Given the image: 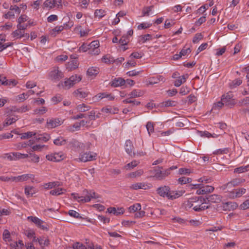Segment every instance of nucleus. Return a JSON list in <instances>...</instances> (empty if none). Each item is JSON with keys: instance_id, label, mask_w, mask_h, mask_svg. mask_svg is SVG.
I'll list each match as a JSON object with an SVG mask.
<instances>
[{"instance_id": "nucleus-20", "label": "nucleus", "mask_w": 249, "mask_h": 249, "mask_svg": "<svg viewBox=\"0 0 249 249\" xmlns=\"http://www.w3.org/2000/svg\"><path fill=\"white\" fill-rule=\"evenodd\" d=\"M125 149L126 152L130 156L135 155V153L133 151L134 147L132 142L129 140H126L125 143Z\"/></svg>"}, {"instance_id": "nucleus-29", "label": "nucleus", "mask_w": 249, "mask_h": 249, "mask_svg": "<svg viewBox=\"0 0 249 249\" xmlns=\"http://www.w3.org/2000/svg\"><path fill=\"white\" fill-rule=\"evenodd\" d=\"M61 184L58 181H53L43 184L42 186L45 189H51L56 187L60 186Z\"/></svg>"}, {"instance_id": "nucleus-54", "label": "nucleus", "mask_w": 249, "mask_h": 249, "mask_svg": "<svg viewBox=\"0 0 249 249\" xmlns=\"http://www.w3.org/2000/svg\"><path fill=\"white\" fill-rule=\"evenodd\" d=\"M177 104V102L175 101L168 100L162 103V105L164 107H175Z\"/></svg>"}, {"instance_id": "nucleus-4", "label": "nucleus", "mask_w": 249, "mask_h": 249, "mask_svg": "<svg viewBox=\"0 0 249 249\" xmlns=\"http://www.w3.org/2000/svg\"><path fill=\"white\" fill-rule=\"evenodd\" d=\"M82 77L76 74L71 76L69 78L66 79L63 83H62V86L65 89H69L75 84L80 82Z\"/></svg>"}, {"instance_id": "nucleus-27", "label": "nucleus", "mask_w": 249, "mask_h": 249, "mask_svg": "<svg viewBox=\"0 0 249 249\" xmlns=\"http://www.w3.org/2000/svg\"><path fill=\"white\" fill-rule=\"evenodd\" d=\"M188 77V74L183 75L179 76L178 78L175 81L174 85L176 87H179L182 84L186 82V79Z\"/></svg>"}, {"instance_id": "nucleus-14", "label": "nucleus", "mask_w": 249, "mask_h": 249, "mask_svg": "<svg viewBox=\"0 0 249 249\" xmlns=\"http://www.w3.org/2000/svg\"><path fill=\"white\" fill-rule=\"evenodd\" d=\"M35 176L33 174H23L18 177H12V181L15 182H22L29 178H34Z\"/></svg>"}, {"instance_id": "nucleus-48", "label": "nucleus", "mask_w": 249, "mask_h": 249, "mask_svg": "<svg viewBox=\"0 0 249 249\" xmlns=\"http://www.w3.org/2000/svg\"><path fill=\"white\" fill-rule=\"evenodd\" d=\"M129 39L127 37V36L124 35L122 37L119 39V43L122 45H126L127 43L129 42Z\"/></svg>"}, {"instance_id": "nucleus-32", "label": "nucleus", "mask_w": 249, "mask_h": 249, "mask_svg": "<svg viewBox=\"0 0 249 249\" xmlns=\"http://www.w3.org/2000/svg\"><path fill=\"white\" fill-rule=\"evenodd\" d=\"M65 25H66V26L67 25V24H65L64 25V26L60 25V26H57L55 27L54 28H53L51 32V35L53 36H56L57 34L60 33L61 32H62L65 29Z\"/></svg>"}, {"instance_id": "nucleus-30", "label": "nucleus", "mask_w": 249, "mask_h": 249, "mask_svg": "<svg viewBox=\"0 0 249 249\" xmlns=\"http://www.w3.org/2000/svg\"><path fill=\"white\" fill-rule=\"evenodd\" d=\"M79 63L77 60H72L67 65V68L70 71L74 70L78 67Z\"/></svg>"}, {"instance_id": "nucleus-33", "label": "nucleus", "mask_w": 249, "mask_h": 249, "mask_svg": "<svg viewBox=\"0 0 249 249\" xmlns=\"http://www.w3.org/2000/svg\"><path fill=\"white\" fill-rule=\"evenodd\" d=\"M53 143L56 145H66L67 146V140L62 137H59L53 140Z\"/></svg>"}, {"instance_id": "nucleus-36", "label": "nucleus", "mask_w": 249, "mask_h": 249, "mask_svg": "<svg viewBox=\"0 0 249 249\" xmlns=\"http://www.w3.org/2000/svg\"><path fill=\"white\" fill-rule=\"evenodd\" d=\"M66 192V190L62 188H58L57 189L52 190L50 192V194L53 196H59L63 194L65 192Z\"/></svg>"}, {"instance_id": "nucleus-26", "label": "nucleus", "mask_w": 249, "mask_h": 249, "mask_svg": "<svg viewBox=\"0 0 249 249\" xmlns=\"http://www.w3.org/2000/svg\"><path fill=\"white\" fill-rule=\"evenodd\" d=\"M125 80L122 78H115L110 82V85L113 87H117L124 85Z\"/></svg>"}, {"instance_id": "nucleus-59", "label": "nucleus", "mask_w": 249, "mask_h": 249, "mask_svg": "<svg viewBox=\"0 0 249 249\" xmlns=\"http://www.w3.org/2000/svg\"><path fill=\"white\" fill-rule=\"evenodd\" d=\"M151 26L152 23L147 22H142L138 26L137 28L138 30L145 29L150 27Z\"/></svg>"}, {"instance_id": "nucleus-45", "label": "nucleus", "mask_w": 249, "mask_h": 249, "mask_svg": "<svg viewBox=\"0 0 249 249\" xmlns=\"http://www.w3.org/2000/svg\"><path fill=\"white\" fill-rule=\"evenodd\" d=\"M192 181V178L183 177L179 178L178 179V183L181 185L185 184L187 183H190Z\"/></svg>"}, {"instance_id": "nucleus-53", "label": "nucleus", "mask_w": 249, "mask_h": 249, "mask_svg": "<svg viewBox=\"0 0 249 249\" xmlns=\"http://www.w3.org/2000/svg\"><path fill=\"white\" fill-rule=\"evenodd\" d=\"M148 133L149 135L154 131V127L153 124L151 122H148L146 125Z\"/></svg>"}, {"instance_id": "nucleus-8", "label": "nucleus", "mask_w": 249, "mask_h": 249, "mask_svg": "<svg viewBox=\"0 0 249 249\" xmlns=\"http://www.w3.org/2000/svg\"><path fill=\"white\" fill-rule=\"evenodd\" d=\"M67 146L68 148L74 149L85 150V145L83 143L79 142L75 139L67 140Z\"/></svg>"}, {"instance_id": "nucleus-3", "label": "nucleus", "mask_w": 249, "mask_h": 249, "mask_svg": "<svg viewBox=\"0 0 249 249\" xmlns=\"http://www.w3.org/2000/svg\"><path fill=\"white\" fill-rule=\"evenodd\" d=\"M97 154L93 152H86L80 153L79 158L75 159V160L77 162H88L94 160L96 159Z\"/></svg>"}, {"instance_id": "nucleus-57", "label": "nucleus", "mask_w": 249, "mask_h": 249, "mask_svg": "<svg viewBox=\"0 0 249 249\" xmlns=\"http://www.w3.org/2000/svg\"><path fill=\"white\" fill-rule=\"evenodd\" d=\"M229 151L228 148H224L223 149H217L215 151L213 152V154L215 155H220V154H227Z\"/></svg>"}, {"instance_id": "nucleus-5", "label": "nucleus", "mask_w": 249, "mask_h": 249, "mask_svg": "<svg viewBox=\"0 0 249 249\" xmlns=\"http://www.w3.org/2000/svg\"><path fill=\"white\" fill-rule=\"evenodd\" d=\"M63 77V73L59 70L58 67L53 68L49 73V78L55 82L59 81Z\"/></svg>"}, {"instance_id": "nucleus-7", "label": "nucleus", "mask_w": 249, "mask_h": 249, "mask_svg": "<svg viewBox=\"0 0 249 249\" xmlns=\"http://www.w3.org/2000/svg\"><path fill=\"white\" fill-rule=\"evenodd\" d=\"M27 219L36 224L38 228L44 231L48 230V228L45 222L36 216H29L27 217Z\"/></svg>"}, {"instance_id": "nucleus-61", "label": "nucleus", "mask_w": 249, "mask_h": 249, "mask_svg": "<svg viewBox=\"0 0 249 249\" xmlns=\"http://www.w3.org/2000/svg\"><path fill=\"white\" fill-rule=\"evenodd\" d=\"M224 105V104L221 100L220 101H218L213 105L212 110H218L222 108Z\"/></svg>"}, {"instance_id": "nucleus-24", "label": "nucleus", "mask_w": 249, "mask_h": 249, "mask_svg": "<svg viewBox=\"0 0 249 249\" xmlns=\"http://www.w3.org/2000/svg\"><path fill=\"white\" fill-rule=\"evenodd\" d=\"M107 211L109 213H113L115 215L122 214L124 212V210L123 208H118L116 209L114 207H109L107 209Z\"/></svg>"}, {"instance_id": "nucleus-23", "label": "nucleus", "mask_w": 249, "mask_h": 249, "mask_svg": "<svg viewBox=\"0 0 249 249\" xmlns=\"http://www.w3.org/2000/svg\"><path fill=\"white\" fill-rule=\"evenodd\" d=\"M99 72V69L96 67H91L89 68L87 71V74L92 78L95 77Z\"/></svg>"}, {"instance_id": "nucleus-19", "label": "nucleus", "mask_w": 249, "mask_h": 249, "mask_svg": "<svg viewBox=\"0 0 249 249\" xmlns=\"http://www.w3.org/2000/svg\"><path fill=\"white\" fill-rule=\"evenodd\" d=\"M205 198L206 201H208L211 203H219L222 200V196L216 194L209 195Z\"/></svg>"}, {"instance_id": "nucleus-12", "label": "nucleus", "mask_w": 249, "mask_h": 249, "mask_svg": "<svg viewBox=\"0 0 249 249\" xmlns=\"http://www.w3.org/2000/svg\"><path fill=\"white\" fill-rule=\"evenodd\" d=\"M246 192V189L241 188L238 189L234 190L232 191L229 192L228 193V197L231 199H234L237 197H241Z\"/></svg>"}, {"instance_id": "nucleus-43", "label": "nucleus", "mask_w": 249, "mask_h": 249, "mask_svg": "<svg viewBox=\"0 0 249 249\" xmlns=\"http://www.w3.org/2000/svg\"><path fill=\"white\" fill-rule=\"evenodd\" d=\"M48 110L46 107H42L40 108H36L34 110V113L35 114L43 115Z\"/></svg>"}, {"instance_id": "nucleus-60", "label": "nucleus", "mask_w": 249, "mask_h": 249, "mask_svg": "<svg viewBox=\"0 0 249 249\" xmlns=\"http://www.w3.org/2000/svg\"><path fill=\"white\" fill-rule=\"evenodd\" d=\"M100 113H98L96 114L95 111L93 110L89 112L88 115L89 118L91 120H94L97 118H99L100 117Z\"/></svg>"}, {"instance_id": "nucleus-25", "label": "nucleus", "mask_w": 249, "mask_h": 249, "mask_svg": "<svg viewBox=\"0 0 249 249\" xmlns=\"http://www.w3.org/2000/svg\"><path fill=\"white\" fill-rule=\"evenodd\" d=\"M12 35L14 37L16 38H21L24 37L28 38L29 37L28 34H25L24 31H21L18 29L12 33Z\"/></svg>"}, {"instance_id": "nucleus-47", "label": "nucleus", "mask_w": 249, "mask_h": 249, "mask_svg": "<svg viewBox=\"0 0 249 249\" xmlns=\"http://www.w3.org/2000/svg\"><path fill=\"white\" fill-rule=\"evenodd\" d=\"M106 15V12L103 9H97L94 12L95 17L101 18Z\"/></svg>"}, {"instance_id": "nucleus-56", "label": "nucleus", "mask_w": 249, "mask_h": 249, "mask_svg": "<svg viewBox=\"0 0 249 249\" xmlns=\"http://www.w3.org/2000/svg\"><path fill=\"white\" fill-rule=\"evenodd\" d=\"M2 157L4 159H7L11 161L16 160V158H15L14 152L4 154L2 156Z\"/></svg>"}, {"instance_id": "nucleus-40", "label": "nucleus", "mask_w": 249, "mask_h": 249, "mask_svg": "<svg viewBox=\"0 0 249 249\" xmlns=\"http://www.w3.org/2000/svg\"><path fill=\"white\" fill-rule=\"evenodd\" d=\"M42 7L43 8H48L51 9L54 8V5L53 0H46L43 3Z\"/></svg>"}, {"instance_id": "nucleus-31", "label": "nucleus", "mask_w": 249, "mask_h": 249, "mask_svg": "<svg viewBox=\"0 0 249 249\" xmlns=\"http://www.w3.org/2000/svg\"><path fill=\"white\" fill-rule=\"evenodd\" d=\"M143 174L142 169H139L136 171L131 172L126 175V177L130 178H134L141 176Z\"/></svg>"}, {"instance_id": "nucleus-39", "label": "nucleus", "mask_w": 249, "mask_h": 249, "mask_svg": "<svg viewBox=\"0 0 249 249\" xmlns=\"http://www.w3.org/2000/svg\"><path fill=\"white\" fill-rule=\"evenodd\" d=\"M245 179L243 178H235L232 179L231 181L234 187L240 185L245 182Z\"/></svg>"}, {"instance_id": "nucleus-41", "label": "nucleus", "mask_w": 249, "mask_h": 249, "mask_svg": "<svg viewBox=\"0 0 249 249\" xmlns=\"http://www.w3.org/2000/svg\"><path fill=\"white\" fill-rule=\"evenodd\" d=\"M130 213H134L141 210V205L140 203H135L130 206L128 208Z\"/></svg>"}, {"instance_id": "nucleus-1", "label": "nucleus", "mask_w": 249, "mask_h": 249, "mask_svg": "<svg viewBox=\"0 0 249 249\" xmlns=\"http://www.w3.org/2000/svg\"><path fill=\"white\" fill-rule=\"evenodd\" d=\"M188 205L196 212H201L210 207V205L206 203L205 198L202 196H195L189 198Z\"/></svg>"}, {"instance_id": "nucleus-2", "label": "nucleus", "mask_w": 249, "mask_h": 249, "mask_svg": "<svg viewBox=\"0 0 249 249\" xmlns=\"http://www.w3.org/2000/svg\"><path fill=\"white\" fill-rule=\"evenodd\" d=\"M189 187L191 189H197L196 194L197 195H205L208 193L213 192L214 188L210 185H205L203 183L189 185Z\"/></svg>"}, {"instance_id": "nucleus-49", "label": "nucleus", "mask_w": 249, "mask_h": 249, "mask_svg": "<svg viewBox=\"0 0 249 249\" xmlns=\"http://www.w3.org/2000/svg\"><path fill=\"white\" fill-rule=\"evenodd\" d=\"M138 161L134 160L131 161V162L128 163L126 165H125L124 166V168H125L126 170H130L135 167L138 165Z\"/></svg>"}, {"instance_id": "nucleus-22", "label": "nucleus", "mask_w": 249, "mask_h": 249, "mask_svg": "<svg viewBox=\"0 0 249 249\" xmlns=\"http://www.w3.org/2000/svg\"><path fill=\"white\" fill-rule=\"evenodd\" d=\"M24 192L27 197H30L33 196L37 192V190L33 186H27L25 187Z\"/></svg>"}, {"instance_id": "nucleus-38", "label": "nucleus", "mask_w": 249, "mask_h": 249, "mask_svg": "<svg viewBox=\"0 0 249 249\" xmlns=\"http://www.w3.org/2000/svg\"><path fill=\"white\" fill-rule=\"evenodd\" d=\"M249 170V165L242 166L234 169V173H242L248 171Z\"/></svg>"}, {"instance_id": "nucleus-9", "label": "nucleus", "mask_w": 249, "mask_h": 249, "mask_svg": "<svg viewBox=\"0 0 249 249\" xmlns=\"http://www.w3.org/2000/svg\"><path fill=\"white\" fill-rule=\"evenodd\" d=\"M63 121L58 118H52L47 120L46 126L48 128H53L60 126Z\"/></svg>"}, {"instance_id": "nucleus-46", "label": "nucleus", "mask_w": 249, "mask_h": 249, "mask_svg": "<svg viewBox=\"0 0 249 249\" xmlns=\"http://www.w3.org/2000/svg\"><path fill=\"white\" fill-rule=\"evenodd\" d=\"M76 108L78 111L85 112L89 110L90 108V107L86 106L84 104H82L78 105L76 107Z\"/></svg>"}, {"instance_id": "nucleus-6", "label": "nucleus", "mask_w": 249, "mask_h": 249, "mask_svg": "<svg viewBox=\"0 0 249 249\" xmlns=\"http://www.w3.org/2000/svg\"><path fill=\"white\" fill-rule=\"evenodd\" d=\"M162 169L163 168L161 166H158L154 169V177L159 180H163L170 174L171 172H169V171Z\"/></svg>"}, {"instance_id": "nucleus-64", "label": "nucleus", "mask_w": 249, "mask_h": 249, "mask_svg": "<svg viewBox=\"0 0 249 249\" xmlns=\"http://www.w3.org/2000/svg\"><path fill=\"white\" fill-rule=\"evenodd\" d=\"M213 181L212 178L208 177H203L200 178L198 179L199 182H202V183H208L211 182Z\"/></svg>"}, {"instance_id": "nucleus-35", "label": "nucleus", "mask_w": 249, "mask_h": 249, "mask_svg": "<svg viewBox=\"0 0 249 249\" xmlns=\"http://www.w3.org/2000/svg\"><path fill=\"white\" fill-rule=\"evenodd\" d=\"M152 36L150 34H146L144 35L140 36L138 38V42L140 44H142L147 41L151 40Z\"/></svg>"}, {"instance_id": "nucleus-44", "label": "nucleus", "mask_w": 249, "mask_h": 249, "mask_svg": "<svg viewBox=\"0 0 249 249\" xmlns=\"http://www.w3.org/2000/svg\"><path fill=\"white\" fill-rule=\"evenodd\" d=\"M163 78L161 76L159 75L156 77H151L149 79V84L150 85H154L158 83L160 80H162Z\"/></svg>"}, {"instance_id": "nucleus-18", "label": "nucleus", "mask_w": 249, "mask_h": 249, "mask_svg": "<svg viewBox=\"0 0 249 249\" xmlns=\"http://www.w3.org/2000/svg\"><path fill=\"white\" fill-rule=\"evenodd\" d=\"M150 185H151L150 184H147L144 182H138L132 184L130 186V188L136 190L140 189L146 190L150 188Z\"/></svg>"}, {"instance_id": "nucleus-17", "label": "nucleus", "mask_w": 249, "mask_h": 249, "mask_svg": "<svg viewBox=\"0 0 249 249\" xmlns=\"http://www.w3.org/2000/svg\"><path fill=\"white\" fill-rule=\"evenodd\" d=\"M89 92L87 90L80 88L74 90L73 95L77 99L85 98L87 97Z\"/></svg>"}, {"instance_id": "nucleus-15", "label": "nucleus", "mask_w": 249, "mask_h": 249, "mask_svg": "<svg viewBox=\"0 0 249 249\" xmlns=\"http://www.w3.org/2000/svg\"><path fill=\"white\" fill-rule=\"evenodd\" d=\"M71 196H73L75 200H77L78 202L82 203L89 202L91 198H92L89 193L88 195L85 197L79 196L78 194L75 193H71Z\"/></svg>"}, {"instance_id": "nucleus-50", "label": "nucleus", "mask_w": 249, "mask_h": 249, "mask_svg": "<svg viewBox=\"0 0 249 249\" xmlns=\"http://www.w3.org/2000/svg\"><path fill=\"white\" fill-rule=\"evenodd\" d=\"M21 139H26L32 137L33 136L34 137L36 136V133L33 132L29 131L26 133H23L21 134Z\"/></svg>"}, {"instance_id": "nucleus-63", "label": "nucleus", "mask_w": 249, "mask_h": 249, "mask_svg": "<svg viewBox=\"0 0 249 249\" xmlns=\"http://www.w3.org/2000/svg\"><path fill=\"white\" fill-rule=\"evenodd\" d=\"M233 204H234V203L231 202H227L223 203V210L224 211L230 210V209L232 207Z\"/></svg>"}, {"instance_id": "nucleus-62", "label": "nucleus", "mask_w": 249, "mask_h": 249, "mask_svg": "<svg viewBox=\"0 0 249 249\" xmlns=\"http://www.w3.org/2000/svg\"><path fill=\"white\" fill-rule=\"evenodd\" d=\"M73 249H88V248L83 244L77 242L73 245Z\"/></svg>"}, {"instance_id": "nucleus-16", "label": "nucleus", "mask_w": 249, "mask_h": 249, "mask_svg": "<svg viewBox=\"0 0 249 249\" xmlns=\"http://www.w3.org/2000/svg\"><path fill=\"white\" fill-rule=\"evenodd\" d=\"M156 192L160 196L167 198L168 192H170V187L166 185L160 186L157 189Z\"/></svg>"}, {"instance_id": "nucleus-55", "label": "nucleus", "mask_w": 249, "mask_h": 249, "mask_svg": "<svg viewBox=\"0 0 249 249\" xmlns=\"http://www.w3.org/2000/svg\"><path fill=\"white\" fill-rule=\"evenodd\" d=\"M29 160L34 162L35 163H37L39 160V157L37 155L34 154H29Z\"/></svg>"}, {"instance_id": "nucleus-42", "label": "nucleus", "mask_w": 249, "mask_h": 249, "mask_svg": "<svg viewBox=\"0 0 249 249\" xmlns=\"http://www.w3.org/2000/svg\"><path fill=\"white\" fill-rule=\"evenodd\" d=\"M18 119V116H16L15 117L7 118L3 124V126H6L9 125H11L14 123L16 122V121Z\"/></svg>"}, {"instance_id": "nucleus-21", "label": "nucleus", "mask_w": 249, "mask_h": 249, "mask_svg": "<svg viewBox=\"0 0 249 249\" xmlns=\"http://www.w3.org/2000/svg\"><path fill=\"white\" fill-rule=\"evenodd\" d=\"M183 193L182 191H172L170 188V192H168L167 198L171 200L175 199L181 196Z\"/></svg>"}, {"instance_id": "nucleus-37", "label": "nucleus", "mask_w": 249, "mask_h": 249, "mask_svg": "<svg viewBox=\"0 0 249 249\" xmlns=\"http://www.w3.org/2000/svg\"><path fill=\"white\" fill-rule=\"evenodd\" d=\"M38 243L41 248H42L43 246H48L50 244V241L47 238L42 236L40 237Z\"/></svg>"}, {"instance_id": "nucleus-13", "label": "nucleus", "mask_w": 249, "mask_h": 249, "mask_svg": "<svg viewBox=\"0 0 249 249\" xmlns=\"http://www.w3.org/2000/svg\"><path fill=\"white\" fill-rule=\"evenodd\" d=\"M46 159L48 160L58 162L63 160L64 155L62 153H54L46 156Z\"/></svg>"}, {"instance_id": "nucleus-52", "label": "nucleus", "mask_w": 249, "mask_h": 249, "mask_svg": "<svg viewBox=\"0 0 249 249\" xmlns=\"http://www.w3.org/2000/svg\"><path fill=\"white\" fill-rule=\"evenodd\" d=\"M242 83V81L239 79H236L233 80L230 84L231 88H234L240 86Z\"/></svg>"}, {"instance_id": "nucleus-58", "label": "nucleus", "mask_w": 249, "mask_h": 249, "mask_svg": "<svg viewBox=\"0 0 249 249\" xmlns=\"http://www.w3.org/2000/svg\"><path fill=\"white\" fill-rule=\"evenodd\" d=\"M68 214L71 217L81 219L82 216H80V214L74 210H71L69 211Z\"/></svg>"}, {"instance_id": "nucleus-28", "label": "nucleus", "mask_w": 249, "mask_h": 249, "mask_svg": "<svg viewBox=\"0 0 249 249\" xmlns=\"http://www.w3.org/2000/svg\"><path fill=\"white\" fill-rule=\"evenodd\" d=\"M144 94V91L143 90L139 89H134L128 95L130 96V98H136L141 97Z\"/></svg>"}, {"instance_id": "nucleus-10", "label": "nucleus", "mask_w": 249, "mask_h": 249, "mask_svg": "<svg viewBox=\"0 0 249 249\" xmlns=\"http://www.w3.org/2000/svg\"><path fill=\"white\" fill-rule=\"evenodd\" d=\"M89 45V53L92 55H98L100 53L99 47V42L98 40H94L92 41Z\"/></svg>"}, {"instance_id": "nucleus-51", "label": "nucleus", "mask_w": 249, "mask_h": 249, "mask_svg": "<svg viewBox=\"0 0 249 249\" xmlns=\"http://www.w3.org/2000/svg\"><path fill=\"white\" fill-rule=\"evenodd\" d=\"M3 239L5 241H11L10 233L8 230H4L2 234Z\"/></svg>"}, {"instance_id": "nucleus-34", "label": "nucleus", "mask_w": 249, "mask_h": 249, "mask_svg": "<svg viewBox=\"0 0 249 249\" xmlns=\"http://www.w3.org/2000/svg\"><path fill=\"white\" fill-rule=\"evenodd\" d=\"M50 138L49 135L47 134L36 135L35 137V139L37 141H43L46 142L48 141Z\"/></svg>"}, {"instance_id": "nucleus-11", "label": "nucleus", "mask_w": 249, "mask_h": 249, "mask_svg": "<svg viewBox=\"0 0 249 249\" xmlns=\"http://www.w3.org/2000/svg\"><path fill=\"white\" fill-rule=\"evenodd\" d=\"M221 99L224 105L229 107H231L235 104V100L230 93L222 95Z\"/></svg>"}]
</instances>
